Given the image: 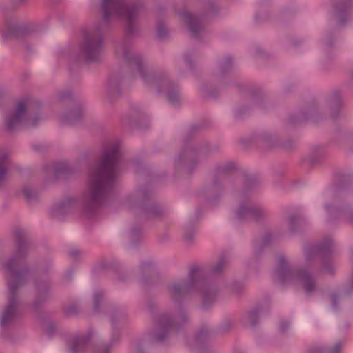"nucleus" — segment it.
<instances>
[{"instance_id": "obj_1", "label": "nucleus", "mask_w": 353, "mask_h": 353, "mask_svg": "<svg viewBox=\"0 0 353 353\" xmlns=\"http://www.w3.org/2000/svg\"><path fill=\"white\" fill-rule=\"evenodd\" d=\"M332 241L330 239L318 245H307L304 249L305 265L299 270H292L286 259L281 256L274 271V279L280 285L301 287L307 294H312L317 289V283L312 274L314 261L317 256L321 259L319 272L333 275L337 268L336 263L330 257Z\"/></svg>"}, {"instance_id": "obj_2", "label": "nucleus", "mask_w": 353, "mask_h": 353, "mask_svg": "<svg viewBox=\"0 0 353 353\" xmlns=\"http://www.w3.org/2000/svg\"><path fill=\"white\" fill-rule=\"evenodd\" d=\"M122 169L119 144L108 146L99 164L88 173L87 188L81 200V205L88 216L102 204L113 187Z\"/></svg>"}, {"instance_id": "obj_3", "label": "nucleus", "mask_w": 353, "mask_h": 353, "mask_svg": "<svg viewBox=\"0 0 353 353\" xmlns=\"http://www.w3.org/2000/svg\"><path fill=\"white\" fill-rule=\"evenodd\" d=\"M29 251L26 242H19L14 254L4 261L2 269L8 285V301L2 311L1 325L3 328L13 326L21 317L18 288L26 281L28 270L23 268Z\"/></svg>"}, {"instance_id": "obj_4", "label": "nucleus", "mask_w": 353, "mask_h": 353, "mask_svg": "<svg viewBox=\"0 0 353 353\" xmlns=\"http://www.w3.org/2000/svg\"><path fill=\"white\" fill-rule=\"evenodd\" d=\"M116 56L131 70L137 71L146 86L150 88H155L158 93H163L171 105L179 104L181 97L177 86L164 74L148 72L141 56L131 43L119 44L116 49Z\"/></svg>"}, {"instance_id": "obj_5", "label": "nucleus", "mask_w": 353, "mask_h": 353, "mask_svg": "<svg viewBox=\"0 0 353 353\" xmlns=\"http://www.w3.org/2000/svg\"><path fill=\"white\" fill-rule=\"evenodd\" d=\"M205 275L203 269L192 268L185 280L174 281L168 285L170 296L177 303L188 294L199 293L202 297L203 306L208 308L216 301L219 288L214 282L206 279Z\"/></svg>"}, {"instance_id": "obj_6", "label": "nucleus", "mask_w": 353, "mask_h": 353, "mask_svg": "<svg viewBox=\"0 0 353 353\" xmlns=\"http://www.w3.org/2000/svg\"><path fill=\"white\" fill-rule=\"evenodd\" d=\"M41 107L39 101L25 99L17 102L14 110L5 119V129L12 132L21 127H34L43 119L37 111Z\"/></svg>"}, {"instance_id": "obj_7", "label": "nucleus", "mask_w": 353, "mask_h": 353, "mask_svg": "<svg viewBox=\"0 0 353 353\" xmlns=\"http://www.w3.org/2000/svg\"><path fill=\"white\" fill-rule=\"evenodd\" d=\"M103 20L109 23L114 19H121L128 23L126 31L129 34L134 32L133 21L137 17L139 6L131 4L128 0H101Z\"/></svg>"}, {"instance_id": "obj_8", "label": "nucleus", "mask_w": 353, "mask_h": 353, "mask_svg": "<svg viewBox=\"0 0 353 353\" xmlns=\"http://www.w3.org/2000/svg\"><path fill=\"white\" fill-rule=\"evenodd\" d=\"M79 53L88 63H97L102 60L104 54L103 37L99 27L82 30Z\"/></svg>"}, {"instance_id": "obj_9", "label": "nucleus", "mask_w": 353, "mask_h": 353, "mask_svg": "<svg viewBox=\"0 0 353 353\" xmlns=\"http://www.w3.org/2000/svg\"><path fill=\"white\" fill-rule=\"evenodd\" d=\"M186 319L187 315L181 307L172 314L162 315L159 321L157 340L159 341H163L168 332L177 327L179 325L185 322Z\"/></svg>"}, {"instance_id": "obj_10", "label": "nucleus", "mask_w": 353, "mask_h": 353, "mask_svg": "<svg viewBox=\"0 0 353 353\" xmlns=\"http://www.w3.org/2000/svg\"><path fill=\"white\" fill-rule=\"evenodd\" d=\"M150 193L145 189H141L136 192L134 195L131 196L128 199L130 207L134 205H139L143 208L145 214L148 217H155L159 216L161 213V210L155 205L150 204L145 206V203L149 199Z\"/></svg>"}, {"instance_id": "obj_11", "label": "nucleus", "mask_w": 353, "mask_h": 353, "mask_svg": "<svg viewBox=\"0 0 353 353\" xmlns=\"http://www.w3.org/2000/svg\"><path fill=\"white\" fill-rule=\"evenodd\" d=\"M236 216L241 221H256L265 215L264 211L248 201H242L236 210Z\"/></svg>"}, {"instance_id": "obj_12", "label": "nucleus", "mask_w": 353, "mask_h": 353, "mask_svg": "<svg viewBox=\"0 0 353 353\" xmlns=\"http://www.w3.org/2000/svg\"><path fill=\"white\" fill-rule=\"evenodd\" d=\"M32 32V29L26 24L19 23L13 19H8L5 22V27L2 31L4 38L18 37L27 35Z\"/></svg>"}, {"instance_id": "obj_13", "label": "nucleus", "mask_w": 353, "mask_h": 353, "mask_svg": "<svg viewBox=\"0 0 353 353\" xmlns=\"http://www.w3.org/2000/svg\"><path fill=\"white\" fill-rule=\"evenodd\" d=\"M94 336V332L89 330L86 334L73 336L70 341L69 353H84L88 342Z\"/></svg>"}, {"instance_id": "obj_14", "label": "nucleus", "mask_w": 353, "mask_h": 353, "mask_svg": "<svg viewBox=\"0 0 353 353\" xmlns=\"http://www.w3.org/2000/svg\"><path fill=\"white\" fill-rule=\"evenodd\" d=\"M180 15L187 24L192 36L195 37H199L203 30V27L198 18L187 10L182 11Z\"/></svg>"}, {"instance_id": "obj_15", "label": "nucleus", "mask_w": 353, "mask_h": 353, "mask_svg": "<svg viewBox=\"0 0 353 353\" xmlns=\"http://www.w3.org/2000/svg\"><path fill=\"white\" fill-rule=\"evenodd\" d=\"M353 292V274L349 281L338 292L330 294V300L334 308H337L338 301H342Z\"/></svg>"}, {"instance_id": "obj_16", "label": "nucleus", "mask_w": 353, "mask_h": 353, "mask_svg": "<svg viewBox=\"0 0 353 353\" xmlns=\"http://www.w3.org/2000/svg\"><path fill=\"white\" fill-rule=\"evenodd\" d=\"M327 213L330 216L339 215L345 221L353 222V209L350 206L346 208L330 207L328 205H325Z\"/></svg>"}, {"instance_id": "obj_17", "label": "nucleus", "mask_w": 353, "mask_h": 353, "mask_svg": "<svg viewBox=\"0 0 353 353\" xmlns=\"http://www.w3.org/2000/svg\"><path fill=\"white\" fill-rule=\"evenodd\" d=\"M85 110L81 106L76 107L61 117V122L74 125L84 116Z\"/></svg>"}, {"instance_id": "obj_18", "label": "nucleus", "mask_w": 353, "mask_h": 353, "mask_svg": "<svg viewBox=\"0 0 353 353\" xmlns=\"http://www.w3.org/2000/svg\"><path fill=\"white\" fill-rule=\"evenodd\" d=\"M8 154L6 151L0 152V185H3L8 179Z\"/></svg>"}, {"instance_id": "obj_19", "label": "nucleus", "mask_w": 353, "mask_h": 353, "mask_svg": "<svg viewBox=\"0 0 353 353\" xmlns=\"http://www.w3.org/2000/svg\"><path fill=\"white\" fill-rule=\"evenodd\" d=\"M76 200L72 198H65L61 201L52 210L54 216H58L68 210L75 205Z\"/></svg>"}, {"instance_id": "obj_20", "label": "nucleus", "mask_w": 353, "mask_h": 353, "mask_svg": "<svg viewBox=\"0 0 353 353\" xmlns=\"http://www.w3.org/2000/svg\"><path fill=\"white\" fill-rule=\"evenodd\" d=\"M48 173L53 174L55 176L66 174L70 170V167L66 162H59L55 165H49L46 166Z\"/></svg>"}, {"instance_id": "obj_21", "label": "nucleus", "mask_w": 353, "mask_h": 353, "mask_svg": "<svg viewBox=\"0 0 353 353\" xmlns=\"http://www.w3.org/2000/svg\"><path fill=\"white\" fill-rule=\"evenodd\" d=\"M50 288L48 283H42L37 284V293L39 300H35L32 302V305L34 307H37L45 300L47 292Z\"/></svg>"}, {"instance_id": "obj_22", "label": "nucleus", "mask_w": 353, "mask_h": 353, "mask_svg": "<svg viewBox=\"0 0 353 353\" xmlns=\"http://www.w3.org/2000/svg\"><path fill=\"white\" fill-rule=\"evenodd\" d=\"M121 79L117 77H112L108 83L107 92L110 97H114L121 94L120 92Z\"/></svg>"}, {"instance_id": "obj_23", "label": "nucleus", "mask_w": 353, "mask_h": 353, "mask_svg": "<svg viewBox=\"0 0 353 353\" xmlns=\"http://www.w3.org/2000/svg\"><path fill=\"white\" fill-rule=\"evenodd\" d=\"M258 315V310L250 311L243 317L244 323L245 325L254 327L257 323Z\"/></svg>"}, {"instance_id": "obj_24", "label": "nucleus", "mask_w": 353, "mask_h": 353, "mask_svg": "<svg viewBox=\"0 0 353 353\" xmlns=\"http://www.w3.org/2000/svg\"><path fill=\"white\" fill-rule=\"evenodd\" d=\"M21 194L28 202L34 201L38 196L37 192L29 185L23 187Z\"/></svg>"}, {"instance_id": "obj_25", "label": "nucleus", "mask_w": 353, "mask_h": 353, "mask_svg": "<svg viewBox=\"0 0 353 353\" xmlns=\"http://www.w3.org/2000/svg\"><path fill=\"white\" fill-rule=\"evenodd\" d=\"M339 1L343 4V7L340 8L337 11V14H338V17H339V23L340 24H343L344 21L343 19V17L345 11L353 5V0H339Z\"/></svg>"}, {"instance_id": "obj_26", "label": "nucleus", "mask_w": 353, "mask_h": 353, "mask_svg": "<svg viewBox=\"0 0 353 353\" xmlns=\"http://www.w3.org/2000/svg\"><path fill=\"white\" fill-rule=\"evenodd\" d=\"M226 264V261L224 259H220L216 264L212 267L209 270V274L210 275H218L224 269Z\"/></svg>"}, {"instance_id": "obj_27", "label": "nucleus", "mask_w": 353, "mask_h": 353, "mask_svg": "<svg viewBox=\"0 0 353 353\" xmlns=\"http://www.w3.org/2000/svg\"><path fill=\"white\" fill-rule=\"evenodd\" d=\"M108 316L110 321L113 323L116 319L123 321L125 319V314L118 309H114L109 312Z\"/></svg>"}, {"instance_id": "obj_28", "label": "nucleus", "mask_w": 353, "mask_h": 353, "mask_svg": "<svg viewBox=\"0 0 353 353\" xmlns=\"http://www.w3.org/2000/svg\"><path fill=\"white\" fill-rule=\"evenodd\" d=\"M232 68V59L230 57H226L222 60L219 63L220 73H225L229 71Z\"/></svg>"}, {"instance_id": "obj_29", "label": "nucleus", "mask_w": 353, "mask_h": 353, "mask_svg": "<svg viewBox=\"0 0 353 353\" xmlns=\"http://www.w3.org/2000/svg\"><path fill=\"white\" fill-rule=\"evenodd\" d=\"M168 30L166 27L163 24L158 25L157 28V34L159 39H163L167 35Z\"/></svg>"}, {"instance_id": "obj_30", "label": "nucleus", "mask_w": 353, "mask_h": 353, "mask_svg": "<svg viewBox=\"0 0 353 353\" xmlns=\"http://www.w3.org/2000/svg\"><path fill=\"white\" fill-rule=\"evenodd\" d=\"M103 294L102 293L94 294L93 302H94V310L95 311L98 310L99 305L103 301Z\"/></svg>"}, {"instance_id": "obj_31", "label": "nucleus", "mask_w": 353, "mask_h": 353, "mask_svg": "<svg viewBox=\"0 0 353 353\" xmlns=\"http://www.w3.org/2000/svg\"><path fill=\"white\" fill-rule=\"evenodd\" d=\"M296 222H297V217L295 216H292L287 220V225H288L289 229L290 230V231H292V232L294 231V230H295L294 225Z\"/></svg>"}, {"instance_id": "obj_32", "label": "nucleus", "mask_w": 353, "mask_h": 353, "mask_svg": "<svg viewBox=\"0 0 353 353\" xmlns=\"http://www.w3.org/2000/svg\"><path fill=\"white\" fill-rule=\"evenodd\" d=\"M273 239L274 236L271 233H267L263 236L262 243L264 246L268 245L273 241Z\"/></svg>"}, {"instance_id": "obj_33", "label": "nucleus", "mask_w": 353, "mask_h": 353, "mask_svg": "<svg viewBox=\"0 0 353 353\" xmlns=\"http://www.w3.org/2000/svg\"><path fill=\"white\" fill-rule=\"evenodd\" d=\"M341 342L339 341L334 344L332 349L328 350L327 353H339L341 351Z\"/></svg>"}, {"instance_id": "obj_34", "label": "nucleus", "mask_w": 353, "mask_h": 353, "mask_svg": "<svg viewBox=\"0 0 353 353\" xmlns=\"http://www.w3.org/2000/svg\"><path fill=\"white\" fill-rule=\"evenodd\" d=\"M194 236V231L193 230H190V231H185L183 234L184 239L188 241H190L193 239Z\"/></svg>"}, {"instance_id": "obj_35", "label": "nucleus", "mask_w": 353, "mask_h": 353, "mask_svg": "<svg viewBox=\"0 0 353 353\" xmlns=\"http://www.w3.org/2000/svg\"><path fill=\"white\" fill-rule=\"evenodd\" d=\"M95 353H109V350L107 346L102 345L94 350Z\"/></svg>"}, {"instance_id": "obj_36", "label": "nucleus", "mask_w": 353, "mask_h": 353, "mask_svg": "<svg viewBox=\"0 0 353 353\" xmlns=\"http://www.w3.org/2000/svg\"><path fill=\"white\" fill-rule=\"evenodd\" d=\"M192 151H193L192 148L187 149L184 152H183V153L181 154L184 155L185 157H190L192 155Z\"/></svg>"}, {"instance_id": "obj_37", "label": "nucleus", "mask_w": 353, "mask_h": 353, "mask_svg": "<svg viewBox=\"0 0 353 353\" xmlns=\"http://www.w3.org/2000/svg\"><path fill=\"white\" fill-rule=\"evenodd\" d=\"M289 323L288 322H283L280 325V330L281 332H285L288 328Z\"/></svg>"}, {"instance_id": "obj_38", "label": "nucleus", "mask_w": 353, "mask_h": 353, "mask_svg": "<svg viewBox=\"0 0 353 353\" xmlns=\"http://www.w3.org/2000/svg\"><path fill=\"white\" fill-rule=\"evenodd\" d=\"M70 96V94L68 93V92H65V93H61L60 95H59V99L60 100H64L65 98H67L68 97Z\"/></svg>"}, {"instance_id": "obj_39", "label": "nucleus", "mask_w": 353, "mask_h": 353, "mask_svg": "<svg viewBox=\"0 0 353 353\" xmlns=\"http://www.w3.org/2000/svg\"><path fill=\"white\" fill-rule=\"evenodd\" d=\"M6 92L3 89L0 88V101L4 98Z\"/></svg>"}, {"instance_id": "obj_40", "label": "nucleus", "mask_w": 353, "mask_h": 353, "mask_svg": "<svg viewBox=\"0 0 353 353\" xmlns=\"http://www.w3.org/2000/svg\"><path fill=\"white\" fill-rule=\"evenodd\" d=\"M70 254L74 257L77 256L79 255V251L77 250H72V251H70Z\"/></svg>"}, {"instance_id": "obj_41", "label": "nucleus", "mask_w": 353, "mask_h": 353, "mask_svg": "<svg viewBox=\"0 0 353 353\" xmlns=\"http://www.w3.org/2000/svg\"><path fill=\"white\" fill-rule=\"evenodd\" d=\"M205 334H206V332L201 330V332H199V333L197 335L198 339H201L202 338L203 335H205Z\"/></svg>"}, {"instance_id": "obj_42", "label": "nucleus", "mask_w": 353, "mask_h": 353, "mask_svg": "<svg viewBox=\"0 0 353 353\" xmlns=\"http://www.w3.org/2000/svg\"><path fill=\"white\" fill-rule=\"evenodd\" d=\"M12 1L13 3L18 4V3H23V2L26 1V0H12Z\"/></svg>"}, {"instance_id": "obj_43", "label": "nucleus", "mask_w": 353, "mask_h": 353, "mask_svg": "<svg viewBox=\"0 0 353 353\" xmlns=\"http://www.w3.org/2000/svg\"><path fill=\"white\" fill-rule=\"evenodd\" d=\"M136 350H137V353H143V352H142V350H141V347H140V346H137V347H136Z\"/></svg>"}, {"instance_id": "obj_44", "label": "nucleus", "mask_w": 353, "mask_h": 353, "mask_svg": "<svg viewBox=\"0 0 353 353\" xmlns=\"http://www.w3.org/2000/svg\"><path fill=\"white\" fill-rule=\"evenodd\" d=\"M350 259L352 261H353V250L351 251Z\"/></svg>"}, {"instance_id": "obj_45", "label": "nucleus", "mask_w": 353, "mask_h": 353, "mask_svg": "<svg viewBox=\"0 0 353 353\" xmlns=\"http://www.w3.org/2000/svg\"><path fill=\"white\" fill-rule=\"evenodd\" d=\"M185 61L186 63L188 64V65H190V60L188 57L185 58Z\"/></svg>"}, {"instance_id": "obj_46", "label": "nucleus", "mask_w": 353, "mask_h": 353, "mask_svg": "<svg viewBox=\"0 0 353 353\" xmlns=\"http://www.w3.org/2000/svg\"><path fill=\"white\" fill-rule=\"evenodd\" d=\"M352 78L353 79V72L352 73Z\"/></svg>"}]
</instances>
